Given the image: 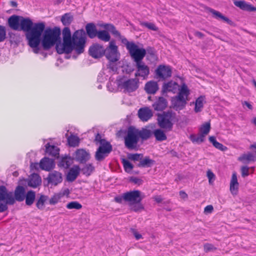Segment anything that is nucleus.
<instances>
[{
  "label": "nucleus",
  "instance_id": "nucleus-20",
  "mask_svg": "<svg viewBox=\"0 0 256 256\" xmlns=\"http://www.w3.org/2000/svg\"><path fill=\"white\" fill-rule=\"evenodd\" d=\"M28 182V186L32 188H36L41 185L42 178L37 173H33L31 174V178L25 179Z\"/></svg>",
  "mask_w": 256,
  "mask_h": 256
},
{
  "label": "nucleus",
  "instance_id": "nucleus-27",
  "mask_svg": "<svg viewBox=\"0 0 256 256\" xmlns=\"http://www.w3.org/2000/svg\"><path fill=\"white\" fill-rule=\"evenodd\" d=\"M239 184L238 182L237 175L236 172L232 173L230 182V190L233 195L238 194Z\"/></svg>",
  "mask_w": 256,
  "mask_h": 256
},
{
  "label": "nucleus",
  "instance_id": "nucleus-33",
  "mask_svg": "<svg viewBox=\"0 0 256 256\" xmlns=\"http://www.w3.org/2000/svg\"><path fill=\"white\" fill-rule=\"evenodd\" d=\"M156 140L157 141L162 142L166 140V136L163 130L160 128H157L152 132Z\"/></svg>",
  "mask_w": 256,
  "mask_h": 256
},
{
  "label": "nucleus",
  "instance_id": "nucleus-62",
  "mask_svg": "<svg viewBox=\"0 0 256 256\" xmlns=\"http://www.w3.org/2000/svg\"><path fill=\"white\" fill-rule=\"evenodd\" d=\"M214 210V208L212 205L206 206L204 209V212L206 214H211Z\"/></svg>",
  "mask_w": 256,
  "mask_h": 256
},
{
  "label": "nucleus",
  "instance_id": "nucleus-36",
  "mask_svg": "<svg viewBox=\"0 0 256 256\" xmlns=\"http://www.w3.org/2000/svg\"><path fill=\"white\" fill-rule=\"evenodd\" d=\"M138 49L139 50H143L145 51L146 54H148V56H147L148 59V57L150 56L151 58V59H152L154 61L156 60L157 56L156 54V52L154 47L148 46L146 48V49H145L142 48H140L138 46Z\"/></svg>",
  "mask_w": 256,
  "mask_h": 256
},
{
  "label": "nucleus",
  "instance_id": "nucleus-41",
  "mask_svg": "<svg viewBox=\"0 0 256 256\" xmlns=\"http://www.w3.org/2000/svg\"><path fill=\"white\" fill-rule=\"evenodd\" d=\"M190 139L193 143L200 144L205 140V136L200 134H199L198 136L192 134L190 136Z\"/></svg>",
  "mask_w": 256,
  "mask_h": 256
},
{
  "label": "nucleus",
  "instance_id": "nucleus-4",
  "mask_svg": "<svg viewBox=\"0 0 256 256\" xmlns=\"http://www.w3.org/2000/svg\"><path fill=\"white\" fill-rule=\"evenodd\" d=\"M189 94L190 90L186 84L184 83L178 96L172 98V105L170 108H173L176 111L183 110L187 104L184 96L187 97Z\"/></svg>",
  "mask_w": 256,
  "mask_h": 256
},
{
  "label": "nucleus",
  "instance_id": "nucleus-49",
  "mask_svg": "<svg viewBox=\"0 0 256 256\" xmlns=\"http://www.w3.org/2000/svg\"><path fill=\"white\" fill-rule=\"evenodd\" d=\"M62 198V196L59 193L54 194L49 200V204L51 205H54L57 204L58 200Z\"/></svg>",
  "mask_w": 256,
  "mask_h": 256
},
{
  "label": "nucleus",
  "instance_id": "nucleus-31",
  "mask_svg": "<svg viewBox=\"0 0 256 256\" xmlns=\"http://www.w3.org/2000/svg\"><path fill=\"white\" fill-rule=\"evenodd\" d=\"M156 163L155 160L150 159L149 156H146L142 158L140 161L136 164L138 168H150Z\"/></svg>",
  "mask_w": 256,
  "mask_h": 256
},
{
  "label": "nucleus",
  "instance_id": "nucleus-42",
  "mask_svg": "<svg viewBox=\"0 0 256 256\" xmlns=\"http://www.w3.org/2000/svg\"><path fill=\"white\" fill-rule=\"evenodd\" d=\"M68 142L70 146L75 147L78 146L80 138L78 136L72 134L68 138Z\"/></svg>",
  "mask_w": 256,
  "mask_h": 256
},
{
  "label": "nucleus",
  "instance_id": "nucleus-1",
  "mask_svg": "<svg viewBox=\"0 0 256 256\" xmlns=\"http://www.w3.org/2000/svg\"><path fill=\"white\" fill-rule=\"evenodd\" d=\"M44 29L38 42V46L41 44L44 50H49L55 46L58 54H69L73 50L78 55L82 54L80 45L84 40L82 36V30H76L72 34L70 28L68 26L64 27L62 31L63 42H62L61 30L59 27H46L44 22Z\"/></svg>",
  "mask_w": 256,
  "mask_h": 256
},
{
  "label": "nucleus",
  "instance_id": "nucleus-13",
  "mask_svg": "<svg viewBox=\"0 0 256 256\" xmlns=\"http://www.w3.org/2000/svg\"><path fill=\"white\" fill-rule=\"evenodd\" d=\"M124 201L129 202L130 204L134 202H141L144 198V195L139 190H134L124 193Z\"/></svg>",
  "mask_w": 256,
  "mask_h": 256
},
{
  "label": "nucleus",
  "instance_id": "nucleus-18",
  "mask_svg": "<svg viewBox=\"0 0 256 256\" xmlns=\"http://www.w3.org/2000/svg\"><path fill=\"white\" fill-rule=\"evenodd\" d=\"M55 167V162L54 159L44 157L40 162V168L42 170L50 172Z\"/></svg>",
  "mask_w": 256,
  "mask_h": 256
},
{
  "label": "nucleus",
  "instance_id": "nucleus-15",
  "mask_svg": "<svg viewBox=\"0 0 256 256\" xmlns=\"http://www.w3.org/2000/svg\"><path fill=\"white\" fill-rule=\"evenodd\" d=\"M94 141L96 144H100V146L98 148L110 154L112 152V146L110 142L105 138H102L100 133L98 132L96 134Z\"/></svg>",
  "mask_w": 256,
  "mask_h": 256
},
{
  "label": "nucleus",
  "instance_id": "nucleus-44",
  "mask_svg": "<svg viewBox=\"0 0 256 256\" xmlns=\"http://www.w3.org/2000/svg\"><path fill=\"white\" fill-rule=\"evenodd\" d=\"M210 130V122H208L202 124L200 128V132L205 136L208 134Z\"/></svg>",
  "mask_w": 256,
  "mask_h": 256
},
{
  "label": "nucleus",
  "instance_id": "nucleus-61",
  "mask_svg": "<svg viewBox=\"0 0 256 256\" xmlns=\"http://www.w3.org/2000/svg\"><path fill=\"white\" fill-rule=\"evenodd\" d=\"M114 201L118 204H122V201H124V194L122 195H119L114 197Z\"/></svg>",
  "mask_w": 256,
  "mask_h": 256
},
{
  "label": "nucleus",
  "instance_id": "nucleus-2",
  "mask_svg": "<svg viewBox=\"0 0 256 256\" xmlns=\"http://www.w3.org/2000/svg\"><path fill=\"white\" fill-rule=\"evenodd\" d=\"M8 24L13 30L25 32L28 44L33 49L34 53L38 52V42L44 30V22H33L29 18L14 14L8 18Z\"/></svg>",
  "mask_w": 256,
  "mask_h": 256
},
{
  "label": "nucleus",
  "instance_id": "nucleus-53",
  "mask_svg": "<svg viewBox=\"0 0 256 256\" xmlns=\"http://www.w3.org/2000/svg\"><path fill=\"white\" fill-rule=\"evenodd\" d=\"M108 30L116 36L121 37L120 32L116 30L115 26L111 24Z\"/></svg>",
  "mask_w": 256,
  "mask_h": 256
},
{
  "label": "nucleus",
  "instance_id": "nucleus-43",
  "mask_svg": "<svg viewBox=\"0 0 256 256\" xmlns=\"http://www.w3.org/2000/svg\"><path fill=\"white\" fill-rule=\"evenodd\" d=\"M48 198V196L41 194L39 198L37 200L36 206L40 210L42 209L44 205Z\"/></svg>",
  "mask_w": 256,
  "mask_h": 256
},
{
  "label": "nucleus",
  "instance_id": "nucleus-22",
  "mask_svg": "<svg viewBox=\"0 0 256 256\" xmlns=\"http://www.w3.org/2000/svg\"><path fill=\"white\" fill-rule=\"evenodd\" d=\"M140 119L142 122H146L152 116L153 114L151 110L148 107L140 108L138 112Z\"/></svg>",
  "mask_w": 256,
  "mask_h": 256
},
{
  "label": "nucleus",
  "instance_id": "nucleus-51",
  "mask_svg": "<svg viewBox=\"0 0 256 256\" xmlns=\"http://www.w3.org/2000/svg\"><path fill=\"white\" fill-rule=\"evenodd\" d=\"M6 28L4 26L0 25V42H4L6 38Z\"/></svg>",
  "mask_w": 256,
  "mask_h": 256
},
{
  "label": "nucleus",
  "instance_id": "nucleus-59",
  "mask_svg": "<svg viewBox=\"0 0 256 256\" xmlns=\"http://www.w3.org/2000/svg\"><path fill=\"white\" fill-rule=\"evenodd\" d=\"M40 168V163L38 162H30V169L31 170H35L38 171Z\"/></svg>",
  "mask_w": 256,
  "mask_h": 256
},
{
  "label": "nucleus",
  "instance_id": "nucleus-32",
  "mask_svg": "<svg viewBox=\"0 0 256 256\" xmlns=\"http://www.w3.org/2000/svg\"><path fill=\"white\" fill-rule=\"evenodd\" d=\"M238 160L244 164H248L250 162H255L256 156L251 152L244 154L238 158Z\"/></svg>",
  "mask_w": 256,
  "mask_h": 256
},
{
  "label": "nucleus",
  "instance_id": "nucleus-56",
  "mask_svg": "<svg viewBox=\"0 0 256 256\" xmlns=\"http://www.w3.org/2000/svg\"><path fill=\"white\" fill-rule=\"evenodd\" d=\"M205 98V96H200L196 100L195 105L200 106L201 107H203V101Z\"/></svg>",
  "mask_w": 256,
  "mask_h": 256
},
{
  "label": "nucleus",
  "instance_id": "nucleus-21",
  "mask_svg": "<svg viewBox=\"0 0 256 256\" xmlns=\"http://www.w3.org/2000/svg\"><path fill=\"white\" fill-rule=\"evenodd\" d=\"M74 160V158L69 154L62 155L58 163V166L59 168L68 169L70 168L72 164L73 163Z\"/></svg>",
  "mask_w": 256,
  "mask_h": 256
},
{
  "label": "nucleus",
  "instance_id": "nucleus-6",
  "mask_svg": "<svg viewBox=\"0 0 256 256\" xmlns=\"http://www.w3.org/2000/svg\"><path fill=\"white\" fill-rule=\"evenodd\" d=\"M158 124L161 128L171 130L172 128L174 122H178L176 113L172 110L164 112L162 114H158Z\"/></svg>",
  "mask_w": 256,
  "mask_h": 256
},
{
  "label": "nucleus",
  "instance_id": "nucleus-52",
  "mask_svg": "<svg viewBox=\"0 0 256 256\" xmlns=\"http://www.w3.org/2000/svg\"><path fill=\"white\" fill-rule=\"evenodd\" d=\"M204 250L206 252H209L216 250V248L211 244L206 243L204 246Z\"/></svg>",
  "mask_w": 256,
  "mask_h": 256
},
{
  "label": "nucleus",
  "instance_id": "nucleus-50",
  "mask_svg": "<svg viewBox=\"0 0 256 256\" xmlns=\"http://www.w3.org/2000/svg\"><path fill=\"white\" fill-rule=\"evenodd\" d=\"M132 205V210L136 212H138L144 209V207L141 204V202H134L130 204Z\"/></svg>",
  "mask_w": 256,
  "mask_h": 256
},
{
  "label": "nucleus",
  "instance_id": "nucleus-16",
  "mask_svg": "<svg viewBox=\"0 0 256 256\" xmlns=\"http://www.w3.org/2000/svg\"><path fill=\"white\" fill-rule=\"evenodd\" d=\"M74 156V160L80 164H86L90 158V153L83 148L78 149Z\"/></svg>",
  "mask_w": 256,
  "mask_h": 256
},
{
  "label": "nucleus",
  "instance_id": "nucleus-12",
  "mask_svg": "<svg viewBox=\"0 0 256 256\" xmlns=\"http://www.w3.org/2000/svg\"><path fill=\"white\" fill-rule=\"evenodd\" d=\"M172 70L170 66L163 64L159 65L155 70V78H160L162 80L172 76Z\"/></svg>",
  "mask_w": 256,
  "mask_h": 256
},
{
  "label": "nucleus",
  "instance_id": "nucleus-34",
  "mask_svg": "<svg viewBox=\"0 0 256 256\" xmlns=\"http://www.w3.org/2000/svg\"><path fill=\"white\" fill-rule=\"evenodd\" d=\"M36 192L32 190H28L26 193V204L28 206H32L36 199Z\"/></svg>",
  "mask_w": 256,
  "mask_h": 256
},
{
  "label": "nucleus",
  "instance_id": "nucleus-17",
  "mask_svg": "<svg viewBox=\"0 0 256 256\" xmlns=\"http://www.w3.org/2000/svg\"><path fill=\"white\" fill-rule=\"evenodd\" d=\"M121 41L126 46L130 57L142 50H139L138 46L134 42H128L126 38H122Z\"/></svg>",
  "mask_w": 256,
  "mask_h": 256
},
{
  "label": "nucleus",
  "instance_id": "nucleus-26",
  "mask_svg": "<svg viewBox=\"0 0 256 256\" xmlns=\"http://www.w3.org/2000/svg\"><path fill=\"white\" fill-rule=\"evenodd\" d=\"M234 3L236 6L242 10L250 12L256 11V7L248 4L244 0H234Z\"/></svg>",
  "mask_w": 256,
  "mask_h": 256
},
{
  "label": "nucleus",
  "instance_id": "nucleus-9",
  "mask_svg": "<svg viewBox=\"0 0 256 256\" xmlns=\"http://www.w3.org/2000/svg\"><path fill=\"white\" fill-rule=\"evenodd\" d=\"M85 29L86 31L83 28L79 30H83V34H82V36L84 38V40L80 45L82 54L84 53V52L87 41L86 36L90 39H92L98 36V31L96 28L95 24L94 22L87 24L86 25Z\"/></svg>",
  "mask_w": 256,
  "mask_h": 256
},
{
  "label": "nucleus",
  "instance_id": "nucleus-7",
  "mask_svg": "<svg viewBox=\"0 0 256 256\" xmlns=\"http://www.w3.org/2000/svg\"><path fill=\"white\" fill-rule=\"evenodd\" d=\"M116 82L118 86L122 89H124L126 92H134L139 87V79L136 78L128 79L127 76L124 75L119 76L116 78Z\"/></svg>",
  "mask_w": 256,
  "mask_h": 256
},
{
  "label": "nucleus",
  "instance_id": "nucleus-19",
  "mask_svg": "<svg viewBox=\"0 0 256 256\" xmlns=\"http://www.w3.org/2000/svg\"><path fill=\"white\" fill-rule=\"evenodd\" d=\"M208 12L211 13L213 15V17L217 20H223L224 22H226L229 25L235 26L236 24L232 21L231 20L228 18V17L224 16L223 15L221 12H220L218 11H217L214 9H212L210 8H207Z\"/></svg>",
  "mask_w": 256,
  "mask_h": 256
},
{
  "label": "nucleus",
  "instance_id": "nucleus-55",
  "mask_svg": "<svg viewBox=\"0 0 256 256\" xmlns=\"http://www.w3.org/2000/svg\"><path fill=\"white\" fill-rule=\"evenodd\" d=\"M129 182L140 186L142 184L143 180L136 177L130 176L129 178Z\"/></svg>",
  "mask_w": 256,
  "mask_h": 256
},
{
  "label": "nucleus",
  "instance_id": "nucleus-45",
  "mask_svg": "<svg viewBox=\"0 0 256 256\" xmlns=\"http://www.w3.org/2000/svg\"><path fill=\"white\" fill-rule=\"evenodd\" d=\"M8 36L10 38V40L11 44H18L20 42V34L10 32H8Z\"/></svg>",
  "mask_w": 256,
  "mask_h": 256
},
{
  "label": "nucleus",
  "instance_id": "nucleus-14",
  "mask_svg": "<svg viewBox=\"0 0 256 256\" xmlns=\"http://www.w3.org/2000/svg\"><path fill=\"white\" fill-rule=\"evenodd\" d=\"M44 180H46V184L44 182V186H48L49 184L56 186L62 181V174L58 171L54 170L48 174V177L44 178Z\"/></svg>",
  "mask_w": 256,
  "mask_h": 256
},
{
  "label": "nucleus",
  "instance_id": "nucleus-23",
  "mask_svg": "<svg viewBox=\"0 0 256 256\" xmlns=\"http://www.w3.org/2000/svg\"><path fill=\"white\" fill-rule=\"evenodd\" d=\"M80 168L78 165H74L68 172L66 180L68 182H72L77 178L80 174Z\"/></svg>",
  "mask_w": 256,
  "mask_h": 256
},
{
  "label": "nucleus",
  "instance_id": "nucleus-8",
  "mask_svg": "<svg viewBox=\"0 0 256 256\" xmlns=\"http://www.w3.org/2000/svg\"><path fill=\"white\" fill-rule=\"evenodd\" d=\"M138 141V136L134 131V126H130L128 128L127 134L124 138L125 147L130 150H138L139 148Z\"/></svg>",
  "mask_w": 256,
  "mask_h": 256
},
{
  "label": "nucleus",
  "instance_id": "nucleus-5",
  "mask_svg": "<svg viewBox=\"0 0 256 256\" xmlns=\"http://www.w3.org/2000/svg\"><path fill=\"white\" fill-rule=\"evenodd\" d=\"M145 56V51L142 50L131 56L136 63V72L134 74L136 77L140 76L144 78L147 77L150 74L149 67L142 62Z\"/></svg>",
  "mask_w": 256,
  "mask_h": 256
},
{
  "label": "nucleus",
  "instance_id": "nucleus-11",
  "mask_svg": "<svg viewBox=\"0 0 256 256\" xmlns=\"http://www.w3.org/2000/svg\"><path fill=\"white\" fill-rule=\"evenodd\" d=\"M106 50L102 45L98 43H94L89 47L88 54L92 58L98 59L106 54Z\"/></svg>",
  "mask_w": 256,
  "mask_h": 256
},
{
  "label": "nucleus",
  "instance_id": "nucleus-58",
  "mask_svg": "<svg viewBox=\"0 0 256 256\" xmlns=\"http://www.w3.org/2000/svg\"><path fill=\"white\" fill-rule=\"evenodd\" d=\"M134 70L132 66L130 64H126L122 70L126 74H130Z\"/></svg>",
  "mask_w": 256,
  "mask_h": 256
},
{
  "label": "nucleus",
  "instance_id": "nucleus-25",
  "mask_svg": "<svg viewBox=\"0 0 256 256\" xmlns=\"http://www.w3.org/2000/svg\"><path fill=\"white\" fill-rule=\"evenodd\" d=\"M134 131L136 133L138 140L140 138L142 140H148L152 134V132L144 128L139 130L134 126Z\"/></svg>",
  "mask_w": 256,
  "mask_h": 256
},
{
  "label": "nucleus",
  "instance_id": "nucleus-24",
  "mask_svg": "<svg viewBox=\"0 0 256 256\" xmlns=\"http://www.w3.org/2000/svg\"><path fill=\"white\" fill-rule=\"evenodd\" d=\"M168 100L163 96L158 97V99L152 104V106L156 111H162L167 107Z\"/></svg>",
  "mask_w": 256,
  "mask_h": 256
},
{
  "label": "nucleus",
  "instance_id": "nucleus-28",
  "mask_svg": "<svg viewBox=\"0 0 256 256\" xmlns=\"http://www.w3.org/2000/svg\"><path fill=\"white\" fill-rule=\"evenodd\" d=\"M60 148L54 145H50L49 142L46 145V152L49 156L58 159L60 158Z\"/></svg>",
  "mask_w": 256,
  "mask_h": 256
},
{
  "label": "nucleus",
  "instance_id": "nucleus-47",
  "mask_svg": "<svg viewBox=\"0 0 256 256\" xmlns=\"http://www.w3.org/2000/svg\"><path fill=\"white\" fill-rule=\"evenodd\" d=\"M66 208L68 209H76V210H80L82 208V205L76 201H72L68 202L66 206Z\"/></svg>",
  "mask_w": 256,
  "mask_h": 256
},
{
  "label": "nucleus",
  "instance_id": "nucleus-57",
  "mask_svg": "<svg viewBox=\"0 0 256 256\" xmlns=\"http://www.w3.org/2000/svg\"><path fill=\"white\" fill-rule=\"evenodd\" d=\"M214 146L222 152H224L228 149L226 146H224L222 144L218 142V141L214 145Z\"/></svg>",
  "mask_w": 256,
  "mask_h": 256
},
{
  "label": "nucleus",
  "instance_id": "nucleus-48",
  "mask_svg": "<svg viewBox=\"0 0 256 256\" xmlns=\"http://www.w3.org/2000/svg\"><path fill=\"white\" fill-rule=\"evenodd\" d=\"M140 24L142 26L146 27L154 31H157L158 30V28L156 27L154 24L152 22H140Z\"/></svg>",
  "mask_w": 256,
  "mask_h": 256
},
{
  "label": "nucleus",
  "instance_id": "nucleus-63",
  "mask_svg": "<svg viewBox=\"0 0 256 256\" xmlns=\"http://www.w3.org/2000/svg\"><path fill=\"white\" fill-rule=\"evenodd\" d=\"M112 24H106V23H98L97 25L100 28H104V30H108L109 29L110 26Z\"/></svg>",
  "mask_w": 256,
  "mask_h": 256
},
{
  "label": "nucleus",
  "instance_id": "nucleus-35",
  "mask_svg": "<svg viewBox=\"0 0 256 256\" xmlns=\"http://www.w3.org/2000/svg\"><path fill=\"white\" fill-rule=\"evenodd\" d=\"M108 32V30H99L98 32V36L96 37L104 42H109L110 40V36Z\"/></svg>",
  "mask_w": 256,
  "mask_h": 256
},
{
  "label": "nucleus",
  "instance_id": "nucleus-64",
  "mask_svg": "<svg viewBox=\"0 0 256 256\" xmlns=\"http://www.w3.org/2000/svg\"><path fill=\"white\" fill-rule=\"evenodd\" d=\"M206 175L209 180L210 182V180H212L214 179V178H215V175L210 170H208L207 172Z\"/></svg>",
  "mask_w": 256,
  "mask_h": 256
},
{
  "label": "nucleus",
  "instance_id": "nucleus-38",
  "mask_svg": "<svg viewBox=\"0 0 256 256\" xmlns=\"http://www.w3.org/2000/svg\"><path fill=\"white\" fill-rule=\"evenodd\" d=\"M122 162L123 164L124 171L128 174H132V170L134 166L128 160L123 158H121Z\"/></svg>",
  "mask_w": 256,
  "mask_h": 256
},
{
  "label": "nucleus",
  "instance_id": "nucleus-37",
  "mask_svg": "<svg viewBox=\"0 0 256 256\" xmlns=\"http://www.w3.org/2000/svg\"><path fill=\"white\" fill-rule=\"evenodd\" d=\"M95 168L92 164H86L81 169L83 174L86 176H89L94 171Z\"/></svg>",
  "mask_w": 256,
  "mask_h": 256
},
{
  "label": "nucleus",
  "instance_id": "nucleus-40",
  "mask_svg": "<svg viewBox=\"0 0 256 256\" xmlns=\"http://www.w3.org/2000/svg\"><path fill=\"white\" fill-rule=\"evenodd\" d=\"M110 153L102 150L99 148H97L95 153V158L98 162L102 161L106 157L108 156Z\"/></svg>",
  "mask_w": 256,
  "mask_h": 256
},
{
  "label": "nucleus",
  "instance_id": "nucleus-29",
  "mask_svg": "<svg viewBox=\"0 0 256 256\" xmlns=\"http://www.w3.org/2000/svg\"><path fill=\"white\" fill-rule=\"evenodd\" d=\"M158 90V82L150 80L147 82L144 86V90L148 94H155Z\"/></svg>",
  "mask_w": 256,
  "mask_h": 256
},
{
  "label": "nucleus",
  "instance_id": "nucleus-39",
  "mask_svg": "<svg viewBox=\"0 0 256 256\" xmlns=\"http://www.w3.org/2000/svg\"><path fill=\"white\" fill-rule=\"evenodd\" d=\"M73 20L74 17L70 13L64 14L61 18L62 22L65 26H69L72 22Z\"/></svg>",
  "mask_w": 256,
  "mask_h": 256
},
{
  "label": "nucleus",
  "instance_id": "nucleus-54",
  "mask_svg": "<svg viewBox=\"0 0 256 256\" xmlns=\"http://www.w3.org/2000/svg\"><path fill=\"white\" fill-rule=\"evenodd\" d=\"M240 170L242 177L245 178L249 175V168L247 166H242Z\"/></svg>",
  "mask_w": 256,
  "mask_h": 256
},
{
  "label": "nucleus",
  "instance_id": "nucleus-30",
  "mask_svg": "<svg viewBox=\"0 0 256 256\" xmlns=\"http://www.w3.org/2000/svg\"><path fill=\"white\" fill-rule=\"evenodd\" d=\"M178 86V83L172 80L164 83L162 90V94L164 95L165 93L168 92H174V90H176V86Z\"/></svg>",
  "mask_w": 256,
  "mask_h": 256
},
{
  "label": "nucleus",
  "instance_id": "nucleus-60",
  "mask_svg": "<svg viewBox=\"0 0 256 256\" xmlns=\"http://www.w3.org/2000/svg\"><path fill=\"white\" fill-rule=\"evenodd\" d=\"M130 231L132 232V234H133V235L134 236L136 240H138L142 238V234H139L136 231V230H135L134 228H131Z\"/></svg>",
  "mask_w": 256,
  "mask_h": 256
},
{
  "label": "nucleus",
  "instance_id": "nucleus-46",
  "mask_svg": "<svg viewBox=\"0 0 256 256\" xmlns=\"http://www.w3.org/2000/svg\"><path fill=\"white\" fill-rule=\"evenodd\" d=\"M128 160H130L134 162L140 161L142 158H143V154H128L127 155Z\"/></svg>",
  "mask_w": 256,
  "mask_h": 256
},
{
  "label": "nucleus",
  "instance_id": "nucleus-10",
  "mask_svg": "<svg viewBox=\"0 0 256 256\" xmlns=\"http://www.w3.org/2000/svg\"><path fill=\"white\" fill-rule=\"evenodd\" d=\"M105 50H106V54L104 56L110 62H116L119 60L120 54L118 52V48L114 40L110 41L109 46Z\"/></svg>",
  "mask_w": 256,
  "mask_h": 256
},
{
  "label": "nucleus",
  "instance_id": "nucleus-3",
  "mask_svg": "<svg viewBox=\"0 0 256 256\" xmlns=\"http://www.w3.org/2000/svg\"><path fill=\"white\" fill-rule=\"evenodd\" d=\"M25 188L18 185L14 192L9 191L4 186H0V213L8 210V206L14 205L16 201L22 202L26 197Z\"/></svg>",
  "mask_w": 256,
  "mask_h": 256
}]
</instances>
